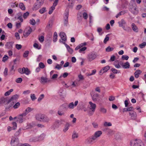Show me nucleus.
<instances>
[{
  "mask_svg": "<svg viewBox=\"0 0 146 146\" xmlns=\"http://www.w3.org/2000/svg\"><path fill=\"white\" fill-rule=\"evenodd\" d=\"M13 44V42H7L5 45V48L8 49L12 48Z\"/></svg>",
  "mask_w": 146,
  "mask_h": 146,
  "instance_id": "obj_15",
  "label": "nucleus"
},
{
  "mask_svg": "<svg viewBox=\"0 0 146 146\" xmlns=\"http://www.w3.org/2000/svg\"><path fill=\"white\" fill-rule=\"evenodd\" d=\"M96 57V54L94 52L89 53L88 55L87 58L90 61H92Z\"/></svg>",
  "mask_w": 146,
  "mask_h": 146,
  "instance_id": "obj_10",
  "label": "nucleus"
},
{
  "mask_svg": "<svg viewBox=\"0 0 146 146\" xmlns=\"http://www.w3.org/2000/svg\"><path fill=\"white\" fill-rule=\"evenodd\" d=\"M9 58V57L7 55H5L3 58L2 61L5 62Z\"/></svg>",
  "mask_w": 146,
  "mask_h": 146,
  "instance_id": "obj_48",
  "label": "nucleus"
},
{
  "mask_svg": "<svg viewBox=\"0 0 146 146\" xmlns=\"http://www.w3.org/2000/svg\"><path fill=\"white\" fill-rule=\"evenodd\" d=\"M46 9L45 7H43L39 10V12L41 14H42L46 11Z\"/></svg>",
  "mask_w": 146,
  "mask_h": 146,
  "instance_id": "obj_42",
  "label": "nucleus"
},
{
  "mask_svg": "<svg viewBox=\"0 0 146 146\" xmlns=\"http://www.w3.org/2000/svg\"><path fill=\"white\" fill-rule=\"evenodd\" d=\"M97 140L92 135L87 138L85 140V143L88 145H91L95 143Z\"/></svg>",
  "mask_w": 146,
  "mask_h": 146,
  "instance_id": "obj_3",
  "label": "nucleus"
},
{
  "mask_svg": "<svg viewBox=\"0 0 146 146\" xmlns=\"http://www.w3.org/2000/svg\"><path fill=\"white\" fill-rule=\"evenodd\" d=\"M129 58V56L127 55H122L121 57V58L123 60H127Z\"/></svg>",
  "mask_w": 146,
  "mask_h": 146,
  "instance_id": "obj_49",
  "label": "nucleus"
},
{
  "mask_svg": "<svg viewBox=\"0 0 146 146\" xmlns=\"http://www.w3.org/2000/svg\"><path fill=\"white\" fill-rule=\"evenodd\" d=\"M32 28L29 26L27 27L23 33V35L25 37H27L32 32Z\"/></svg>",
  "mask_w": 146,
  "mask_h": 146,
  "instance_id": "obj_5",
  "label": "nucleus"
},
{
  "mask_svg": "<svg viewBox=\"0 0 146 146\" xmlns=\"http://www.w3.org/2000/svg\"><path fill=\"white\" fill-rule=\"evenodd\" d=\"M122 68L124 69H127L129 68L130 65L129 62H126L123 64H121Z\"/></svg>",
  "mask_w": 146,
  "mask_h": 146,
  "instance_id": "obj_19",
  "label": "nucleus"
},
{
  "mask_svg": "<svg viewBox=\"0 0 146 146\" xmlns=\"http://www.w3.org/2000/svg\"><path fill=\"white\" fill-rule=\"evenodd\" d=\"M33 46L35 48L38 50L40 49L41 48L40 46H39L38 44L37 43H35L34 44Z\"/></svg>",
  "mask_w": 146,
  "mask_h": 146,
  "instance_id": "obj_41",
  "label": "nucleus"
},
{
  "mask_svg": "<svg viewBox=\"0 0 146 146\" xmlns=\"http://www.w3.org/2000/svg\"><path fill=\"white\" fill-rule=\"evenodd\" d=\"M118 23L119 26L121 27L124 30L127 32L129 31L130 28L128 27H125V25L126 24V23L124 20L121 19L120 21L118 22Z\"/></svg>",
  "mask_w": 146,
  "mask_h": 146,
  "instance_id": "obj_1",
  "label": "nucleus"
},
{
  "mask_svg": "<svg viewBox=\"0 0 146 146\" xmlns=\"http://www.w3.org/2000/svg\"><path fill=\"white\" fill-rule=\"evenodd\" d=\"M62 121H60L59 120L56 121L54 123V129L55 128H58L62 124L61 122Z\"/></svg>",
  "mask_w": 146,
  "mask_h": 146,
  "instance_id": "obj_22",
  "label": "nucleus"
},
{
  "mask_svg": "<svg viewBox=\"0 0 146 146\" xmlns=\"http://www.w3.org/2000/svg\"><path fill=\"white\" fill-rule=\"evenodd\" d=\"M112 124L111 122H105L104 123V126H111Z\"/></svg>",
  "mask_w": 146,
  "mask_h": 146,
  "instance_id": "obj_37",
  "label": "nucleus"
},
{
  "mask_svg": "<svg viewBox=\"0 0 146 146\" xmlns=\"http://www.w3.org/2000/svg\"><path fill=\"white\" fill-rule=\"evenodd\" d=\"M57 34L56 32H55L54 34L53 37V41L55 42H56L57 40Z\"/></svg>",
  "mask_w": 146,
  "mask_h": 146,
  "instance_id": "obj_30",
  "label": "nucleus"
},
{
  "mask_svg": "<svg viewBox=\"0 0 146 146\" xmlns=\"http://www.w3.org/2000/svg\"><path fill=\"white\" fill-rule=\"evenodd\" d=\"M115 100V98L113 96H110L109 97V100L110 101H113Z\"/></svg>",
  "mask_w": 146,
  "mask_h": 146,
  "instance_id": "obj_64",
  "label": "nucleus"
},
{
  "mask_svg": "<svg viewBox=\"0 0 146 146\" xmlns=\"http://www.w3.org/2000/svg\"><path fill=\"white\" fill-rule=\"evenodd\" d=\"M102 132L101 131H98L96 132L92 136L97 140V138L100 137L102 134Z\"/></svg>",
  "mask_w": 146,
  "mask_h": 146,
  "instance_id": "obj_16",
  "label": "nucleus"
},
{
  "mask_svg": "<svg viewBox=\"0 0 146 146\" xmlns=\"http://www.w3.org/2000/svg\"><path fill=\"white\" fill-rule=\"evenodd\" d=\"M109 37L107 35H106V37L104 39V43H106V42L109 40Z\"/></svg>",
  "mask_w": 146,
  "mask_h": 146,
  "instance_id": "obj_60",
  "label": "nucleus"
},
{
  "mask_svg": "<svg viewBox=\"0 0 146 146\" xmlns=\"http://www.w3.org/2000/svg\"><path fill=\"white\" fill-rule=\"evenodd\" d=\"M43 3V1H40L39 3L37 2V3H35L33 7V10H36L38 9L42 5Z\"/></svg>",
  "mask_w": 146,
  "mask_h": 146,
  "instance_id": "obj_13",
  "label": "nucleus"
},
{
  "mask_svg": "<svg viewBox=\"0 0 146 146\" xmlns=\"http://www.w3.org/2000/svg\"><path fill=\"white\" fill-rule=\"evenodd\" d=\"M33 109H32L31 108L28 107L25 110V112L21 114V115H24V116H25L27 115L28 113L33 110Z\"/></svg>",
  "mask_w": 146,
  "mask_h": 146,
  "instance_id": "obj_23",
  "label": "nucleus"
},
{
  "mask_svg": "<svg viewBox=\"0 0 146 146\" xmlns=\"http://www.w3.org/2000/svg\"><path fill=\"white\" fill-rule=\"evenodd\" d=\"M77 109L78 110H83L84 111H86L87 109L86 108V106L84 105L82 102H80L77 106Z\"/></svg>",
  "mask_w": 146,
  "mask_h": 146,
  "instance_id": "obj_6",
  "label": "nucleus"
},
{
  "mask_svg": "<svg viewBox=\"0 0 146 146\" xmlns=\"http://www.w3.org/2000/svg\"><path fill=\"white\" fill-rule=\"evenodd\" d=\"M30 23L31 24L34 25H35L36 22L35 20L34 19H30Z\"/></svg>",
  "mask_w": 146,
  "mask_h": 146,
  "instance_id": "obj_47",
  "label": "nucleus"
},
{
  "mask_svg": "<svg viewBox=\"0 0 146 146\" xmlns=\"http://www.w3.org/2000/svg\"><path fill=\"white\" fill-rule=\"evenodd\" d=\"M19 143L18 139L17 138H13L11 141V144L13 146H15L18 144Z\"/></svg>",
  "mask_w": 146,
  "mask_h": 146,
  "instance_id": "obj_12",
  "label": "nucleus"
},
{
  "mask_svg": "<svg viewBox=\"0 0 146 146\" xmlns=\"http://www.w3.org/2000/svg\"><path fill=\"white\" fill-rule=\"evenodd\" d=\"M1 100L2 101L3 103H5L7 102H8V100H7V98H1Z\"/></svg>",
  "mask_w": 146,
  "mask_h": 146,
  "instance_id": "obj_51",
  "label": "nucleus"
},
{
  "mask_svg": "<svg viewBox=\"0 0 146 146\" xmlns=\"http://www.w3.org/2000/svg\"><path fill=\"white\" fill-rule=\"evenodd\" d=\"M111 71L114 74L119 73L120 72V70H117L113 68H112L111 69Z\"/></svg>",
  "mask_w": 146,
  "mask_h": 146,
  "instance_id": "obj_32",
  "label": "nucleus"
},
{
  "mask_svg": "<svg viewBox=\"0 0 146 146\" xmlns=\"http://www.w3.org/2000/svg\"><path fill=\"white\" fill-rule=\"evenodd\" d=\"M23 69L24 74L27 75H29L30 73V72L28 68L23 67Z\"/></svg>",
  "mask_w": 146,
  "mask_h": 146,
  "instance_id": "obj_26",
  "label": "nucleus"
},
{
  "mask_svg": "<svg viewBox=\"0 0 146 146\" xmlns=\"http://www.w3.org/2000/svg\"><path fill=\"white\" fill-rule=\"evenodd\" d=\"M12 124L13 125V127H12V128L13 130L15 129L17 127V124L16 122H13L12 123Z\"/></svg>",
  "mask_w": 146,
  "mask_h": 146,
  "instance_id": "obj_50",
  "label": "nucleus"
},
{
  "mask_svg": "<svg viewBox=\"0 0 146 146\" xmlns=\"http://www.w3.org/2000/svg\"><path fill=\"white\" fill-rule=\"evenodd\" d=\"M31 98L32 100L34 101L36 99L35 95L34 94H31Z\"/></svg>",
  "mask_w": 146,
  "mask_h": 146,
  "instance_id": "obj_56",
  "label": "nucleus"
},
{
  "mask_svg": "<svg viewBox=\"0 0 146 146\" xmlns=\"http://www.w3.org/2000/svg\"><path fill=\"white\" fill-rule=\"evenodd\" d=\"M78 103V100H76L74 104L73 102L70 103L68 104V107L70 109H73L75 107H76L77 106Z\"/></svg>",
  "mask_w": 146,
  "mask_h": 146,
  "instance_id": "obj_9",
  "label": "nucleus"
},
{
  "mask_svg": "<svg viewBox=\"0 0 146 146\" xmlns=\"http://www.w3.org/2000/svg\"><path fill=\"white\" fill-rule=\"evenodd\" d=\"M74 0H72L71 1V3L68 4V6L72 8L74 5Z\"/></svg>",
  "mask_w": 146,
  "mask_h": 146,
  "instance_id": "obj_54",
  "label": "nucleus"
},
{
  "mask_svg": "<svg viewBox=\"0 0 146 146\" xmlns=\"http://www.w3.org/2000/svg\"><path fill=\"white\" fill-rule=\"evenodd\" d=\"M21 131V129L20 128L18 131H17L15 134V136L16 137L19 136Z\"/></svg>",
  "mask_w": 146,
  "mask_h": 146,
  "instance_id": "obj_39",
  "label": "nucleus"
},
{
  "mask_svg": "<svg viewBox=\"0 0 146 146\" xmlns=\"http://www.w3.org/2000/svg\"><path fill=\"white\" fill-rule=\"evenodd\" d=\"M10 5L12 8H15L18 6V4L16 2H15L14 3H10Z\"/></svg>",
  "mask_w": 146,
  "mask_h": 146,
  "instance_id": "obj_31",
  "label": "nucleus"
},
{
  "mask_svg": "<svg viewBox=\"0 0 146 146\" xmlns=\"http://www.w3.org/2000/svg\"><path fill=\"white\" fill-rule=\"evenodd\" d=\"M102 29L101 28L98 27L97 29V31L98 33L100 35H101L102 34H101V32L102 31Z\"/></svg>",
  "mask_w": 146,
  "mask_h": 146,
  "instance_id": "obj_58",
  "label": "nucleus"
},
{
  "mask_svg": "<svg viewBox=\"0 0 146 146\" xmlns=\"http://www.w3.org/2000/svg\"><path fill=\"white\" fill-rule=\"evenodd\" d=\"M90 95L92 100L94 102H98L100 100L99 98V94L95 92L94 91H92L90 92Z\"/></svg>",
  "mask_w": 146,
  "mask_h": 146,
  "instance_id": "obj_2",
  "label": "nucleus"
},
{
  "mask_svg": "<svg viewBox=\"0 0 146 146\" xmlns=\"http://www.w3.org/2000/svg\"><path fill=\"white\" fill-rule=\"evenodd\" d=\"M146 45V42H143L141 44H139V46L141 48H144Z\"/></svg>",
  "mask_w": 146,
  "mask_h": 146,
  "instance_id": "obj_45",
  "label": "nucleus"
},
{
  "mask_svg": "<svg viewBox=\"0 0 146 146\" xmlns=\"http://www.w3.org/2000/svg\"><path fill=\"white\" fill-rule=\"evenodd\" d=\"M110 67L108 66H107L104 67L102 69L104 71L103 73L107 72L110 69Z\"/></svg>",
  "mask_w": 146,
  "mask_h": 146,
  "instance_id": "obj_34",
  "label": "nucleus"
},
{
  "mask_svg": "<svg viewBox=\"0 0 146 146\" xmlns=\"http://www.w3.org/2000/svg\"><path fill=\"white\" fill-rule=\"evenodd\" d=\"M19 6L20 8L23 10H25V7L23 3H19Z\"/></svg>",
  "mask_w": 146,
  "mask_h": 146,
  "instance_id": "obj_35",
  "label": "nucleus"
},
{
  "mask_svg": "<svg viewBox=\"0 0 146 146\" xmlns=\"http://www.w3.org/2000/svg\"><path fill=\"white\" fill-rule=\"evenodd\" d=\"M20 21H19L18 22L16 23V28H19L21 27V23L23 21V19H19Z\"/></svg>",
  "mask_w": 146,
  "mask_h": 146,
  "instance_id": "obj_29",
  "label": "nucleus"
},
{
  "mask_svg": "<svg viewBox=\"0 0 146 146\" xmlns=\"http://www.w3.org/2000/svg\"><path fill=\"white\" fill-rule=\"evenodd\" d=\"M48 79L47 78L44 77H41V78L40 82L41 83L46 82L47 81Z\"/></svg>",
  "mask_w": 146,
  "mask_h": 146,
  "instance_id": "obj_36",
  "label": "nucleus"
},
{
  "mask_svg": "<svg viewBox=\"0 0 146 146\" xmlns=\"http://www.w3.org/2000/svg\"><path fill=\"white\" fill-rule=\"evenodd\" d=\"M38 39L40 42H42L44 41V37L43 36H41L38 38Z\"/></svg>",
  "mask_w": 146,
  "mask_h": 146,
  "instance_id": "obj_46",
  "label": "nucleus"
},
{
  "mask_svg": "<svg viewBox=\"0 0 146 146\" xmlns=\"http://www.w3.org/2000/svg\"><path fill=\"white\" fill-rule=\"evenodd\" d=\"M29 53V52L28 51H26L23 54V56L25 58H26L27 57Z\"/></svg>",
  "mask_w": 146,
  "mask_h": 146,
  "instance_id": "obj_59",
  "label": "nucleus"
},
{
  "mask_svg": "<svg viewBox=\"0 0 146 146\" xmlns=\"http://www.w3.org/2000/svg\"><path fill=\"white\" fill-rule=\"evenodd\" d=\"M141 73V71L139 70H137L134 73L135 76L136 78H138L139 76V75Z\"/></svg>",
  "mask_w": 146,
  "mask_h": 146,
  "instance_id": "obj_27",
  "label": "nucleus"
},
{
  "mask_svg": "<svg viewBox=\"0 0 146 146\" xmlns=\"http://www.w3.org/2000/svg\"><path fill=\"white\" fill-rule=\"evenodd\" d=\"M15 36L17 39L19 40L20 39V37L18 33H16L15 34Z\"/></svg>",
  "mask_w": 146,
  "mask_h": 146,
  "instance_id": "obj_62",
  "label": "nucleus"
},
{
  "mask_svg": "<svg viewBox=\"0 0 146 146\" xmlns=\"http://www.w3.org/2000/svg\"><path fill=\"white\" fill-rule=\"evenodd\" d=\"M39 66L40 68L42 69L43 68L45 67L44 64L42 62H40L39 63Z\"/></svg>",
  "mask_w": 146,
  "mask_h": 146,
  "instance_id": "obj_53",
  "label": "nucleus"
},
{
  "mask_svg": "<svg viewBox=\"0 0 146 146\" xmlns=\"http://www.w3.org/2000/svg\"><path fill=\"white\" fill-rule=\"evenodd\" d=\"M78 137V134L75 132L74 131L72 134V137L73 139L77 138Z\"/></svg>",
  "mask_w": 146,
  "mask_h": 146,
  "instance_id": "obj_43",
  "label": "nucleus"
},
{
  "mask_svg": "<svg viewBox=\"0 0 146 146\" xmlns=\"http://www.w3.org/2000/svg\"><path fill=\"white\" fill-rule=\"evenodd\" d=\"M114 48L113 47H111L110 46H108L106 49V51L108 52H109L113 50Z\"/></svg>",
  "mask_w": 146,
  "mask_h": 146,
  "instance_id": "obj_38",
  "label": "nucleus"
},
{
  "mask_svg": "<svg viewBox=\"0 0 146 146\" xmlns=\"http://www.w3.org/2000/svg\"><path fill=\"white\" fill-rule=\"evenodd\" d=\"M61 39L59 40V42H61L62 41H65L66 40V36L65 33L63 32H60L59 35Z\"/></svg>",
  "mask_w": 146,
  "mask_h": 146,
  "instance_id": "obj_8",
  "label": "nucleus"
},
{
  "mask_svg": "<svg viewBox=\"0 0 146 146\" xmlns=\"http://www.w3.org/2000/svg\"><path fill=\"white\" fill-rule=\"evenodd\" d=\"M129 113V115L132 117V119H136L137 115L135 112L133 111L130 112Z\"/></svg>",
  "mask_w": 146,
  "mask_h": 146,
  "instance_id": "obj_20",
  "label": "nucleus"
},
{
  "mask_svg": "<svg viewBox=\"0 0 146 146\" xmlns=\"http://www.w3.org/2000/svg\"><path fill=\"white\" fill-rule=\"evenodd\" d=\"M19 97V95L17 94H15L10 99H9L7 103H9L10 102L16 100Z\"/></svg>",
  "mask_w": 146,
  "mask_h": 146,
  "instance_id": "obj_14",
  "label": "nucleus"
},
{
  "mask_svg": "<svg viewBox=\"0 0 146 146\" xmlns=\"http://www.w3.org/2000/svg\"><path fill=\"white\" fill-rule=\"evenodd\" d=\"M129 10L134 14H136L138 13V9L136 6L131 5L129 7Z\"/></svg>",
  "mask_w": 146,
  "mask_h": 146,
  "instance_id": "obj_7",
  "label": "nucleus"
},
{
  "mask_svg": "<svg viewBox=\"0 0 146 146\" xmlns=\"http://www.w3.org/2000/svg\"><path fill=\"white\" fill-rule=\"evenodd\" d=\"M22 79L21 78H19L16 79L15 81L17 83H21L22 81Z\"/></svg>",
  "mask_w": 146,
  "mask_h": 146,
  "instance_id": "obj_52",
  "label": "nucleus"
},
{
  "mask_svg": "<svg viewBox=\"0 0 146 146\" xmlns=\"http://www.w3.org/2000/svg\"><path fill=\"white\" fill-rule=\"evenodd\" d=\"M134 110V108L132 107L131 106L129 107L125 108L123 110V112H126L127 111H132Z\"/></svg>",
  "mask_w": 146,
  "mask_h": 146,
  "instance_id": "obj_24",
  "label": "nucleus"
},
{
  "mask_svg": "<svg viewBox=\"0 0 146 146\" xmlns=\"http://www.w3.org/2000/svg\"><path fill=\"white\" fill-rule=\"evenodd\" d=\"M70 125V123L68 122H66L64 125V129L63 130V131L65 133L68 129Z\"/></svg>",
  "mask_w": 146,
  "mask_h": 146,
  "instance_id": "obj_18",
  "label": "nucleus"
},
{
  "mask_svg": "<svg viewBox=\"0 0 146 146\" xmlns=\"http://www.w3.org/2000/svg\"><path fill=\"white\" fill-rule=\"evenodd\" d=\"M49 121V119L48 118V117L44 116V117L43 118L42 121L46 122H48Z\"/></svg>",
  "mask_w": 146,
  "mask_h": 146,
  "instance_id": "obj_33",
  "label": "nucleus"
},
{
  "mask_svg": "<svg viewBox=\"0 0 146 146\" xmlns=\"http://www.w3.org/2000/svg\"><path fill=\"white\" fill-rule=\"evenodd\" d=\"M20 105V103L18 102L15 104L13 106V107L15 109H16Z\"/></svg>",
  "mask_w": 146,
  "mask_h": 146,
  "instance_id": "obj_61",
  "label": "nucleus"
},
{
  "mask_svg": "<svg viewBox=\"0 0 146 146\" xmlns=\"http://www.w3.org/2000/svg\"><path fill=\"white\" fill-rule=\"evenodd\" d=\"M24 115H21V114L17 117V121L20 123H22L23 121V117L24 116Z\"/></svg>",
  "mask_w": 146,
  "mask_h": 146,
  "instance_id": "obj_25",
  "label": "nucleus"
},
{
  "mask_svg": "<svg viewBox=\"0 0 146 146\" xmlns=\"http://www.w3.org/2000/svg\"><path fill=\"white\" fill-rule=\"evenodd\" d=\"M131 146H143V143L140 139H136L132 140L130 142Z\"/></svg>",
  "mask_w": 146,
  "mask_h": 146,
  "instance_id": "obj_4",
  "label": "nucleus"
},
{
  "mask_svg": "<svg viewBox=\"0 0 146 146\" xmlns=\"http://www.w3.org/2000/svg\"><path fill=\"white\" fill-rule=\"evenodd\" d=\"M44 97V95L43 94H42L40 95L38 99V101H40Z\"/></svg>",
  "mask_w": 146,
  "mask_h": 146,
  "instance_id": "obj_57",
  "label": "nucleus"
},
{
  "mask_svg": "<svg viewBox=\"0 0 146 146\" xmlns=\"http://www.w3.org/2000/svg\"><path fill=\"white\" fill-rule=\"evenodd\" d=\"M131 27L132 28L134 31L136 32H138V28L134 23H133L132 24Z\"/></svg>",
  "mask_w": 146,
  "mask_h": 146,
  "instance_id": "obj_28",
  "label": "nucleus"
},
{
  "mask_svg": "<svg viewBox=\"0 0 146 146\" xmlns=\"http://www.w3.org/2000/svg\"><path fill=\"white\" fill-rule=\"evenodd\" d=\"M106 130H107L108 134L109 135H112L113 134V130L111 129H109L108 128H106Z\"/></svg>",
  "mask_w": 146,
  "mask_h": 146,
  "instance_id": "obj_40",
  "label": "nucleus"
},
{
  "mask_svg": "<svg viewBox=\"0 0 146 146\" xmlns=\"http://www.w3.org/2000/svg\"><path fill=\"white\" fill-rule=\"evenodd\" d=\"M89 104L90 105V106H88L89 108L92 110V111L94 112L96 107V104L91 102H89Z\"/></svg>",
  "mask_w": 146,
  "mask_h": 146,
  "instance_id": "obj_11",
  "label": "nucleus"
},
{
  "mask_svg": "<svg viewBox=\"0 0 146 146\" xmlns=\"http://www.w3.org/2000/svg\"><path fill=\"white\" fill-rule=\"evenodd\" d=\"M86 49V47L85 46L83 47L82 48L80 49L79 50V52L80 53H81L82 52L84 51Z\"/></svg>",
  "mask_w": 146,
  "mask_h": 146,
  "instance_id": "obj_55",
  "label": "nucleus"
},
{
  "mask_svg": "<svg viewBox=\"0 0 146 146\" xmlns=\"http://www.w3.org/2000/svg\"><path fill=\"white\" fill-rule=\"evenodd\" d=\"M100 111L103 113H105L106 112V110L104 108H101L100 109Z\"/></svg>",
  "mask_w": 146,
  "mask_h": 146,
  "instance_id": "obj_44",
  "label": "nucleus"
},
{
  "mask_svg": "<svg viewBox=\"0 0 146 146\" xmlns=\"http://www.w3.org/2000/svg\"><path fill=\"white\" fill-rule=\"evenodd\" d=\"M44 117V115L40 114H37L36 116V119L39 121H42L43 118Z\"/></svg>",
  "mask_w": 146,
  "mask_h": 146,
  "instance_id": "obj_17",
  "label": "nucleus"
},
{
  "mask_svg": "<svg viewBox=\"0 0 146 146\" xmlns=\"http://www.w3.org/2000/svg\"><path fill=\"white\" fill-rule=\"evenodd\" d=\"M29 14V13L28 12H27L25 13L23 15V17L24 18H27Z\"/></svg>",
  "mask_w": 146,
  "mask_h": 146,
  "instance_id": "obj_63",
  "label": "nucleus"
},
{
  "mask_svg": "<svg viewBox=\"0 0 146 146\" xmlns=\"http://www.w3.org/2000/svg\"><path fill=\"white\" fill-rule=\"evenodd\" d=\"M82 16L84 18H88V14L86 12H84L83 13L80 12L78 14V18H79V17H81Z\"/></svg>",
  "mask_w": 146,
  "mask_h": 146,
  "instance_id": "obj_21",
  "label": "nucleus"
}]
</instances>
